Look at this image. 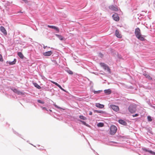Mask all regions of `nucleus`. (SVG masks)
<instances>
[{"mask_svg": "<svg viewBox=\"0 0 155 155\" xmlns=\"http://www.w3.org/2000/svg\"><path fill=\"white\" fill-rule=\"evenodd\" d=\"M115 35L118 38H121L122 37L121 35L120 34L119 31L117 29H116L115 31Z\"/></svg>", "mask_w": 155, "mask_h": 155, "instance_id": "13", "label": "nucleus"}, {"mask_svg": "<svg viewBox=\"0 0 155 155\" xmlns=\"http://www.w3.org/2000/svg\"><path fill=\"white\" fill-rule=\"evenodd\" d=\"M89 114L90 115H91L92 114V112L91 111H90L89 113Z\"/></svg>", "mask_w": 155, "mask_h": 155, "instance_id": "41", "label": "nucleus"}, {"mask_svg": "<svg viewBox=\"0 0 155 155\" xmlns=\"http://www.w3.org/2000/svg\"><path fill=\"white\" fill-rule=\"evenodd\" d=\"M104 91V93L107 95L110 94L111 93V91L110 89L105 90Z\"/></svg>", "mask_w": 155, "mask_h": 155, "instance_id": "16", "label": "nucleus"}, {"mask_svg": "<svg viewBox=\"0 0 155 155\" xmlns=\"http://www.w3.org/2000/svg\"><path fill=\"white\" fill-rule=\"evenodd\" d=\"M13 61L14 62V63H15V64L16 62V59L15 58L14 59V60Z\"/></svg>", "mask_w": 155, "mask_h": 155, "instance_id": "40", "label": "nucleus"}, {"mask_svg": "<svg viewBox=\"0 0 155 155\" xmlns=\"http://www.w3.org/2000/svg\"><path fill=\"white\" fill-rule=\"evenodd\" d=\"M53 54V52L51 51H46L43 53V55L45 56H49Z\"/></svg>", "mask_w": 155, "mask_h": 155, "instance_id": "10", "label": "nucleus"}, {"mask_svg": "<svg viewBox=\"0 0 155 155\" xmlns=\"http://www.w3.org/2000/svg\"><path fill=\"white\" fill-rule=\"evenodd\" d=\"M0 30L4 35H7L6 31L3 26H1L0 27Z\"/></svg>", "mask_w": 155, "mask_h": 155, "instance_id": "12", "label": "nucleus"}, {"mask_svg": "<svg viewBox=\"0 0 155 155\" xmlns=\"http://www.w3.org/2000/svg\"><path fill=\"white\" fill-rule=\"evenodd\" d=\"M79 117L81 119L83 120H86L87 118L86 117H85L83 115H80Z\"/></svg>", "mask_w": 155, "mask_h": 155, "instance_id": "24", "label": "nucleus"}, {"mask_svg": "<svg viewBox=\"0 0 155 155\" xmlns=\"http://www.w3.org/2000/svg\"><path fill=\"white\" fill-rule=\"evenodd\" d=\"M54 105L56 108H58V109H61L62 108H61V107L58 106V105H57L56 104H54Z\"/></svg>", "mask_w": 155, "mask_h": 155, "instance_id": "34", "label": "nucleus"}, {"mask_svg": "<svg viewBox=\"0 0 155 155\" xmlns=\"http://www.w3.org/2000/svg\"><path fill=\"white\" fill-rule=\"evenodd\" d=\"M104 126V124L103 123H99L97 124V126L99 127H102Z\"/></svg>", "mask_w": 155, "mask_h": 155, "instance_id": "23", "label": "nucleus"}, {"mask_svg": "<svg viewBox=\"0 0 155 155\" xmlns=\"http://www.w3.org/2000/svg\"><path fill=\"white\" fill-rule=\"evenodd\" d=\"M37 101L38 103L41 104H44L45 103V102L44 101H41L39 99Z\"/></svg>", "mask_w": 155, "mask_h": 155, "instance_id": "27", "label": "nucleus"}, {"mask_svg": "<svg viewBox=\"0 0 155 155\" xmlns=\"http://www.w3.org/2000/svg\"><path fill=\"white\" fill-rule=\"evenodd\" d=\"M100 65L103 68L110 73V70L107 65L104 63H101Z\"/></svg>", "mask_w": 155, "mask_h": 155, "instance_id": "4", "label": "nucleus"}, {"mask_svg": "<svg viewBox=\"0 0 155 155\" xmlns=\"http://www.w3.org/2000/svg\"><path fill=\"white\" fill-rule=\"evenodd\" d=\"M110 107L111 108L115 111L117 112L119 110V107L113 104L110 105Z\"/></svg>", "mask_w": 155, "mask_h": 155, "instance_id": "7", "label": "nucleus"}, {"mask_svg": "<svg viewBox=\"0 0 155 155\" xmlns=\"http://www.w3.org/2000/svg\"><path fill=\"white\" fill-rule=\"evenodd\" d=\"M17 55L21 59H23L24 58V56L21 52H18Z\"/></svg>", "mask_w": 155, "mask_h": 155, "instance_id": "19", "label": "nucleus"}, {"mask_svg": "<svg viewBox=\"0 0 155 155\" xmlns=\"http://www.w3.org/2000/svg\"><path fill=\"white\" fill-rule=\"evenodd\" d=\"M33 84L35 87H36L38 89H40L41 88V87L36 83H33Z\"/></svg>", "mask_w": 155, "mask_h": 155, "instance_id": "22", "label": "nucleus"}, {"mask_svg": "<svg viewBox=\"0 0 155 155\" xmlns=\"http://www.w3.org/2000/svg\"><path fill=\"white\" fill-rule=\"evenodd\" d=\"M51 82L52 83H53V84H54V83L55 82H54V81H51Z\"/></svg>", "mask_w": 155, "mask_h": 155, "instance_id": "44", "label": "nucleus"}, {"mask_svg": "<svg viewBox=\"0 0 155 155\" xmlns=\"http://www.w3.org/2000/svg\"><path fill=\"white\" fill-rule=\"evenodd\" d=\"M148 121L149 122H151L152 120V117L150 116H148L147 117Z\"/></svg>", "mask_w": 155, "mask_h": 155, "instance_id": "25", "label": "nucleus"}, {"mask_svg": "<svg viewBox=\"0 0 155 155\" xmlns=\"http://www.w3.org/2000/svg\"><path fill=\"white\" fill-rule=\"evenodd\" d=\"M78 120L81 122L83 125L88 127H90V126L88 124H87L85 121H82L81 120Z\"/></svg>", "mask_w": 155, "mask_h": 155, "instance_id": "20", "label": "nucleus"}, {"mask_svg": "<svg viewBox=\"0 0 155 155\" xmlns=\"http://www.w3.org/2000/svg\"><path fill=\"white\" fill-rule=\"evenodd\" d=\"M13 132H14V133L15 134H16V135H18V133H16L15 132V131H14V130H13Z\"/></svg>", "mask_w": 155, "mask_h": 155, "instance_id": "42", "label": "nucleus"}, {"mask_svg": "<svg viewBox=\"0 0 155 155\" xmlns=\"http://www.w3.org/2000/svg\"><path fill=\"white\" fill-rule=\"evenodd\" d=\"M67 72L69 74H73V72L71 71L70 70H68L67 71Z\"/></svg>", "mask_w": 155, "mask_h": 155, "instance_id": "31", "label": "nucleus"}, {"mask_svg": "<svg viewBox=\"0 0 155 155\" xmlns=\"http://www.w3.org/2000/svg\"><path fill=\"white\" fill-rule=\"evenodd\" d=\"M128 110L131 113H135L137 110V106L135 104L130 105L128 107Z\"/></svg>", "mask_w": 155, "mask_h": 155, "instance_id": "2", "label": "nucleus"}, {"mask_svg": "<svg viewBox=\"0 0 155 155\" xmlns=\"http://www.w3.org/2000/svg\"><path fill=\"white\" fill-rule=\"evenodd\" d=\"M112 17L113 19L116 21H118L119 20L120 18L118 16L117 14H115L112 15Z\"/></svg>", "mask_w": 155, "mask_h": 155, "instance_id": "11", "label": "nucleus"}, {"mask_svg": "<svg viewBox=\"0 0 155 155\" xmlns=\"http://www.w3.org/2000/svg\"><path fill=\"white\" fill-rule=\"evenodd\" d=\"M20 13H22V12H20Z\"/></svg>", "mask_w": 155, "mask_h": 155, "instance_id": "46", "label": "nucleus"}, {"mask_svg": "<svg viewBox=\"0 0 155 155\" xmlns=\"http://www.w3.org/2000/svg\"><path fill=\"white\" fill-rule=\"evenodd\" d=\"M11 89L12 91L14 93H17L18 95H23L24 93L18 90L17 89L12 87L11 88Z\"/></svg>", "mask_w": 155, "mask_h": 155, "instance_id": "5", "label": "nucleus"}, {"mask_svg": "<svg viewBox=\"0 0 155 155\" xmlns=\"http://www.w3.org/2000/svg\"><path fill=\"white\" fill-rule=\"evenodd\" d=\"M109 8L112 11H118V9L117 6H114L113 5H111L109 7Z\"/></svg>", "mask_w": 155, "mask_h": 155, "instance_id": "9", "label": "nucleus"}, {"mask_svg": "<svg viewBox=\"0 0 155 155\" xmlns=\"http://www.w3.org/2000/svg\"><path fill=\"white\" fill-rule=\"evenodd\" d=\"M41 107L42 108V109L43 110H46L47 111H48V109L46 107H42V106H41Z\"/></svg>", "mask_w": 155, "mask_h": 155, "instance_id": "28", "label": "nucleus"}, {"mask_svg": "<svg viewBox=\"0 0 155 155\" xmlns=\"http://www.w3.org/2000/svg\"><path fill=\"white\" fill-rule=\"evenodd\" d=\"M9 64L10 65H13L15 64V63H14V62L13 61H9Z\"/></svg>", "mask_w": 155, "mask_h": 155, "instance_id": "33", "label": "nucleus"}, {"mask_svg": "<svg viewBox=\"0 0 155 155\" xmlns=\"http://www.w3.org/2000/svg\"><path fill=\"white\" fill-rule=\"evenodd\" d=\"M91 150H93V151L94 152H95L96 153V154H97V155H99V154L97 153V152H95V151L94 150H93L92 148H91Z\"/></svg>", "mask_w": 155, "mask_h": 155, "instance_id": "38", "label": "nucleus"}, {"mask_svg": "<svg viewBox=\"0 0 155 155\" xmlns=\"http://www.w3.org/2000/svg\"><path fill=\"white\" fill-rule=\"evenodd\" d=\"M102 91V90H99L97 91H93L94 94H98L100 93Z\"/></svg>", "mask_w": 155, "mask_h": 155, "instance_id": "26", "label": "nucleus"}, {"mask_svg": "<svg viewBox=\"0 0 155 155\" xmlns=\"http://www.w3.org/2000/svg\"><path fill=\"white\" fill-rule=\"evenodd\" d=\"M48 110V111H50V112H52V110H51V109H49V110Z\"/></svg>", "mask_w": 155, "mask_h": 155, "instance_id": "43", "label": "nucleus"}, {"mask_svg": "<svg viewBox=\"0 0 155 155\" xmlns=\"http://www.w3.org/2000/svg\"><path fill=\"white\" fill-rule=\"evenodd\" d=\"M139 115L138 114H136L134 115H132V116L133 117H137V116H138Z\"/></svg>", "mask_w": 155, "mask_h": 155, "instance_id": "35", "label": "nucleus"}, {"mask_svg": "<svg viewBox=\"0 0 155 155\" xmlns=\"http://www.w3.org/2000/svg\"><path fill=\"white\" fill-rule=\"evenodd\" d=\"M3 59L2 56L1 54H0V61L2 62L3 61Z\"/></svg>", "mask_w": 155, "mask_h": 155, "instance_id": "32", "label": "nucleus"}, {"mask_svg": "<svg viewBox=\"0 0 155 155\" xmlns=\"http://www.w3.org/2000/svg\"><path fill=\"white\" fill-rule=\"evenodd\" d=\"M117 130V127L114 125H112L110 127V134L111 135H114L116 132Z\"/></svg>", "mask_w": 155, "mask_h": 155, "instance_id": "3", "label": "nucleus"}, {"mask_svg": "<svg viewBox=\"0 0 155 155\" xmlns=\"http://www.w3.org/2000/svg\"><path fill=\"white\" fill-rule=\"evenodd\" d=\"M92 82H91V83H90L91 84H92Z\"/></svg>", "mask_w": 155, "mask_h": 155, "instance_id": "47", "label": "nucleus"}, {"mask_svg": "<svg viewBox=\"0 0 155 155\" xmlns=\"http://www.w3.org/2000/svg\"><path fill=\"white\" fill-rule=\"evenodd\" d=\"M134 33L136 38L139 40L143 41L146 40L141 35L140 30L139 28H137L135 29Z\"/></svg>", "mask_w": 155, "mask_h": 155, "instance_id": "1", "label": "nucleus"}, {"mask_svg": "<svg viewBox=\"0 0 155 155\" xmlns=\"http://www.w3.org/2000/svg\"><path fill=\"white\" fill-rule=\"evenodd\" d=\"M94 113H100V114H106V112L102 110H94Z\"/></svg>", "mask_w": 155, "mask_h": 155, "instance_id": "15", "label": "nucleus"}, {"mask_svg": "<svg viewBox=\"0 0 155 155\" xmlns=\"http://www.w3.org/2000/svg\"><path fill=\"white\" fill-rule=\"evenodd\" d=\"M118 122L120 124L124 126L127 125V123L124 120L122 119H120L118 120Z\"/></svg>", "mask_w": 155, "mask_h": 155, "instance_id": "14", "label": "nucleus"}, {"mask_svg": "<svg viewBox=\"0 0 155 155\" xmlns=\"http://www.w3.org/2000/svg\"><path fill=\"white\" fill-rule=\"evenodd\" d=\"M142 150L146 152H148L152 155H155V152L152 151L151 150H149L148 148H147L145 147L143 148H142Z\"/></svg>", "mask_w": 155, "mask_h": 155, "instance_id": "6", "label": "nucleus"}, {"mask_svg": "<svg viewBox=\"0 0 155 155\" xmlns=\"http://www.w3.org/2000/svg\"><path fill=\"white\" fill-rule=\"evenodd\" d=\"M118 58L120 59H121L122 58V57L120 55H118Z\"/></svg>", "mask_w": 155, "mask_h": 155, "instance_id": "37", "label": "nucleus"}, {"mask_svg": "<svg viewBox=\"0 0 155 155\" xmlns=\"http://www.w3.org/2000/svg\"><path fill=\"white\" fill-rule=\"evenodd\" d=\"M98 56L102 58L104 56V54L101 53L100 52L98 54Z\"/></svg>", "mask_w": 155, "mask_h": 155, "instance_id": "29", "label": "nucleus"}, {"mask_svg": "<svg viewBox=\"0 0 155 155\" xmlns=\"http://www.w3.org/2000/svg\"><path fill=\"white\" fill-rule=\"evenodd\" d=\"M48 27L54 29L56 31L57 33H58L59 32V29L57 27H56L54 25H48Z\"/></svg>", "mask_w": 155, "mask_h": 155, "instance_id": "8", "label": "nucleus"}, {"mask_svg": "<svg viewBox=\"0 0 155 155\" xmlns=\"http://www.w3.org/2000/svg\"><path fill=\"white\" fill-rule=\"evenodd\" d=\"M95 106L97 107L100 108H103L104 107V105L103 104H101L99 103H96Z\"/></svg>", "mask_w": 155, "mask_h": 155, "instance_id": "17", "label": "nucleus"}, {"mask_svg": "<svg viewBox=\"0 0 155 155\" xmlns=\"http://www.w3.org/2000/svg\"><path fill=\"white\" fill-rule=\"evenodd\" d=\"M54 84L56 86H57L58 87L59 86V85L58 83H57L55 82L54 83Z\"/></svg>", "mask_w": 155, "mask_h": 155, "instance_id": "36", "label": "nucleus"}, {"mask_svg": "<svg viewBox=\"0 0 155 155\" xmlns=\"http://www.w3.org/2000/svg\"><path fill=\"white\" fill-rule=\"evenodd\" d=\"M153 107L154 109H155V106H153Z\"/></svg>", "mask_w": 155, "mask_h": 155, "instance_id": "45", "label": "nucleus"}, {"mask_svg": "<svg viewBox=\"0 0 155 155\" xmlns=\"http://www.w3.org/2000/svg\"><path fill=\"white\" fill-rule=\"evenodd\" d=\"M43 45V48L44 49H45L46 48H47V46H45L44 45V44H42Z\"/></svg>", "mask_w": 155, "mask_h": 155, "instance_id": "39", "label": "nucleus"}, {"mask_svg": "<svg viewBox=\"0 0 155 155\" xmlns=\"http://www.w3.org/2000/svg\"><path fill=\"white\" fill-rule=\"evenodd\" d=\"M55 35L61 41L64 40V37L62 35L57 34H55Z\"/></svg>", "mask_w": 155, "mask_h": 155, "instance_id": "18", "label": "nucleus"}, {"mask_svg": "<svg viewBox=\"0 0 155 155\" xmlns=\"http://www.w3.org/2000/svg\"><path fill=\"white\" fill-rule=\"evenodd\" d=\"M143 74L146 78H148V79L150 80L152 79V78L149 74Z\"/></svg>", "mask_w": 155, "mask_h": 155, "instance_id": "21", "label": "nucleus"}, {"mask_svg": "<svg viewBox=\"0 0 155 155\" xmlns=\"http://www.w3.org/2000/svg\"><path fill=\"white\" fill-rule=\"evenodd\" d=\"M58 87L61 90L63 91H64V92H66V90H65L63 88H62L60 85H59V86H58Z\"/></svg>", "mask_w": 155, "mask_h": 155, "instance_id": "30", "label": "nucleus"}]
</instances>
